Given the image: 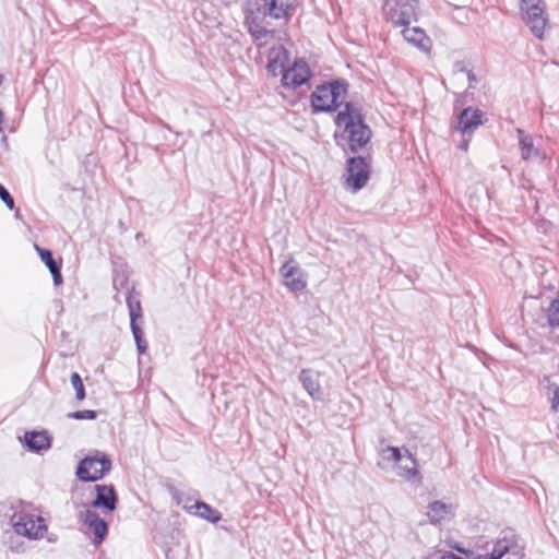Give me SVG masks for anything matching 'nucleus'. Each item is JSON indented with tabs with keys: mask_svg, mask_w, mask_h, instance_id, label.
Segmentation results:
<instances>
[{
	"mask_svg": "<svg viewBox=\"0 0 559 559\" xmlns=\"http://www.w3.org/2000/svg\"><path fill=\"white\" fill-rule=\"evenodd\" d=\"M427 516L432 524L448 521L452 516L451 506L441 501H433L428 506Z\"/></svg>",
	"mask_w": 559,
	"mask_h": 559,
	"instance_id": "22",
	"label": "nucleus"
},
{
	"mask_svg": "<svg viewBox=\"0 0 559 559\" xmlns=\"http://www.w3.org/2000/svg\"><path fill=\"white\" fill-rule=\"evenodd\" d=\"M521 157L524 160H534L540 157L539 148L535 147L532 135L525 133L522 129L516 130Z\"/></svg>",
	"mask_w": 559,
	"mask_h": 559,
	"instance_id": "20",
	"label": "nucleus"
},
{
	"mask_svg": "<svg viewBox=\"0 0 559 559\" xmlns=\"http://www.w3.org/2000/svg\"><path fill=\"white\" fill-rule=\"evenodd\" d=\"M417 0H385L383 16L395 26L409 25L416 17Z\"/></svg>",
	"mask_w": 559,
	"mask_h": 559,
	"instance_id": "6",
	"label": "nucleus"
},
{
	"mask_svg": "<svg viewBox=\"0 0 559 559\" xmlns=\"http://www.w3.org/2000/svg\"><path fill=\"white\" fill-rule=\"evenodd\" d=\"M3 76L0 74V85L2 84Z\"/></svg>",
	"mask_w": 559,
	"mask_h": 559,
	"instance_id": "39",
	"label": "nucleus"
},
{
	"mask_svg": "<svg viewBox=\"0 0 559 559\" xmlns=\"http://www.w3.org/2000/svg\"><path fill=\"white\" fill-rule=\"evenodd\" d=\"M444 559H464V558L459 557L457 555H454L452 552H445L444 554Z\"/></svg>",
	"mask_w": 559,
	"mask_h": 559,
	"instance_id": "36",
	"label": "nucleus"
},
{
	"mask_svg": "<svg viewBox=\"0 0 559 559\" xmlns=\"http://www.w3.org/2000/svg\"><path fill=\"white\" fill-rule=\"evenodd\" d=\"M386 451L391 453V459L394 462H401L405 457V454L403 455L399 448L388 447Z\"/></svg>",
	"mask_w": 559,
	"mask_h": 559,
	"instance_id": "32",
	"label": "nucleus"
},
{
	"mask_svg": "<svg viewBox=\"0 0 559 559\" xmlns=\"http://www.w3.org/2000/svg\"><path fill=\"white\" fill-rule=\"evenodd\" d=\"M547 321L552 329L559 328V299H554L547 309Z\"/></svg>",
	"mask_w": 559,
	"mask_h": 559,
	"instance_id": "26",
	"label": "nucleus"
},
{
	"mask_svg": "<svg viewBox=\"0 0 559 559\" xmlns=\"http://www.w3.org/2000/svg\"><path fill=\"white\" fill-rule=\"evenodd\" d=\"M334 121L337 127L335 132L337 145L347 146L350 152L356 153L369 143L372 131L365 123L360 109L352 103L344 104Z\"/></svg>",
	"mask_w": 559,
	"mask_h": 559,
	"instance_id": "1",
	"label": "nucleus"
},
{
	"mask_svg": "<svg viewBox=\"0 0 559 559\" xmlns=\"http://www.w3.org/2000/svg\"><path fill=\"white\" fill-rule=\"evenodd\" d=\"M35 249L38 252L41 261L45 263V265L48 267L49 272L52 275L53 284L56 286H59L62 284L63 278L61 275V266L60 264L53 259L52 252L48 249L40 248L39 246L35 245Z\"/></svg>",
	"mask_w": 559,
	"mask_h": 559,
	"instance_id": "21",
	"label": "nucleus"
},
{
	"mask_svg": "<svg viewBox=\"0 0 559 559\" xmlns=\"http://www.w3.org/2000/svg\"><path fill=\"white\" fill-rule=\"evenodd\" d=\"M131 331H132V334H133V337H134V341H135L136 348H138L139 353L144 354L146 352V348H147V343L143 338V331H142V329L138 324H133V326H131Z\"/></svg>",
	"mask_w": 559,
	"mask_h": 559,
	"instance_id": "27",
	"label": "nucleus"
},
{
	"mask_svg": "<svg viewBox=\"0 0 559 559\" xmlns=\"http://www.w3.org/2000/svg\"><path fill=\"white\" fill-rule=\"evenodd\" d=\"M192 504H193V503H191V499H190V498H188V499L186 500V502H183V503H182V507H183V506H192Z\"/></svg>",
	"mask_w": 559,
	"mask_h": 559,
	"instance_id": "38",
	"label": "nucleus"
},
{
	"mask_svg": "<svg viewBox=\"0 0 559 559\" xmlns=\"http://www.w3.org/2000/svg\"><path fill=\"white\" fill-rule=\"evenodd\" d=\"M311 76L310 69L306 61L296 60L292 67H288L287 70L282 75V85L285 88H297L305 83Z\"/></svg>",
	"mask_w": 559,
	"mask_h": 559,
	"instance_id": "9",
	"label": "nucleus"
},
{
	"mask_svg": "<svg viewBox=\"0 0 559 559\" xmlns=\"http://www.w3.org/2000/svg\"><path fill=\"white\" fill-rule=\"evenodd\" d=\"M348 84L343 80L323 83L311 94V107L314 114L336 110L347 94Z\"/></svg>",
	"mask_w": 559,
	"mask_h": 559,
	"instance_id": "2",
	"label": "nucleus"
},
{
	"mask_svg": "<svg viewBox=\"0 0 559 559\" xmlns=\"http://www.w3.org/2000/svg\"><path fill=\"white\" fill-rule=\"evenodd\" d=\"M523 20L535 37L542 39L548 25V15L544 0H521Z\"/></svg>",
	"mask_w": 559,
	"mask_h": 559,
	"instance_id": "5",
	"label": "nucleus"
},
{
	"mask_svg": "<svg viewBox=\"0 0 559 559\" xmlns=\"http://www.w3.org/2000/svg\"><path fill=\"white\" fill-rule=\"evenodd\" d=\"M96 497L92 507L112 512L117 508V493L112 485H96Z\"/></svg>",
	"mask_w": 559,
	"mask_h": 559,
	"instance_id": "14",
	"label": "nucleus"
},
{
	"mask_svg": "<svg viewBox=\"0 0 559 559\" xmlns=\"http://www.w3.org/2000/svg\"><path fill=\"white\" fill-rule=\"evenodd\" d=\"M460 67V71L465 72L469 82V87H473V84L477 81L476 75L473 71L466 69L463 64H457Z\"/></svg>",
	"mask_w": 559,
	"mask_h": 559,
	"instance_id": "34",
	"label": "nucleus"
},
{
	"mask_svg": "<svg viewBox=\"0 0 559 559\" xmlns=\"http://www.w3.org/2000/svg\"><path fill=\"white\" fill-rule=\"evenodd\" d=\"M0 199L4 202V204L10 210L14 209V199L1 183H0Z\"/></svg>",
	"mask_w": 559,
	"mask_h": 559,
	"instance_id": "31",
	"label": "nucleus"
},
{
	"mask_svg": "<svg viewBox=\"0 0 559 559\" xmlns=\"http://www.w3.org/2000/svg\"><path fill=\"white\" fill-rule=\"evenodd\" d=\"M469 139H464L462 143L460 144V148L463 151H467L468 148Z\"/></svg>",
	"mask_w": 559,
	"mask_h": 559,
	"instance_id": "35",
	"label": "nucleus"
},
{
	"mask_svg": "<svg viewBox=\"0 0 559 559\" xmlns=\"http://www.w3.org/2000/svg\"><path fill=\"white\" fill-rule=\"evenodd\" d=\"M183 509L190 514L214 524L222 520V513L203 501H195L192 506H183Z\"/></svg>",
	"mask_w": 559,
	"mask_h": 559,
	"instance_id": "19",
	"label": "nucleus"
},
{
	"mask_svg": "<svg viewBox=\"0 0 559 559\" xmlns=\"http://www.w3.org/2000/svg\"><path fill=\"white\" fill-rule=\"evenodd\" d=\"M550 389L552 390L551 407L554 409H557L559 406V386L556 384H552L550 386Z\"/></svg>",
	"mask_w": 559,
	"mask_h": 559,
	"instance_id": "33",
	"label": "nucleus"
},
{
	"mask_svg": "<svg viewBox=\"0 0 559 559\" xmlns=\"http://www.w3.org/2000/svg\"><path fill=\"white\" fill-rule=\"evenodd\" d=\"M284 278L285 286L292 292H301L307 286L304 272L298 263L293 259H288L280 270Z\"/></svg>",
	"mask_w": 559,
	"mask_h": 559,
	"instance_id": "10",
	"label": "nucleus"
},
{
	"mask_svg": "<svg viewBox=\"0 0 559 559\" xmlns=\"http://www.w3.org/2000/svg\"><path fill=\"white\" fill-rule=\"evenodd\" d=\"M11 524L17 536H24L29 540L40 539L47 533L45 520L26 509L15 511L11 515Z\"/></svg>",
	"mask_w": 559,
	"mask_h": 559,
	"instance_id": "3",
	"label": "nucleus"
},
{
	"mask_svg": "<svg viewBox=\"0 0 559 559\" xmlns=\"http://www.w3.org/2000/svg\"><path fill=\"white\" fill-rule=\"evenodd\" d=\"M111 469V461L108 455L94 451L80 461L75 475L79 480L92 483L102 479Z\"/></svg>",
	"mask_w": 559,
	"mask_h": 559,
	"instance_id": "4",
	"label": "nucleus"
},
{
	"mask_svg": "<svg viewBox=\"0 0 559 559\" xmlns=\"http://www.w3.org/2000/svg\"><path fill=\"white\" fill-rule=\"evenodd\" d=\"M487 121L486 114L474 107L464 108L456 118L454 129L463 135H472L475 130Z\"/></svg>",
	"mask_w": 559,
	"mask_h": 559,
	"instance_id": "8",
	"label": "nucleus"
},
{
	"mask_svg": "<svg viewBox=\"0 0 559 559\" xmlns=\"http://www.w3.org/2000/svg\"><path fill=\"white\" fill-rule=\"evenodd\" d=\"M402 35L404 39L420 49L421 51L429 52L431 49V39L426 35L423 28L409 25L403 26Z\"/></svg>",
	"mask_w": 559,
	"mask_h": 559,
	"instance_id": "16",
	"label": "nucleus"
},
{
	"mask_svg": "<svg viewBox=\"0 0 559 559\" xmlns=\"http://www.w3.org/2000/svg\"><path fill=\"white\" fill-rule=\"evenodd\" d=\"M288 51L281 45L269 50L266 69L273 76L283 75L288 68Z\"/></svg>",
	"mask_w": 559,
	"mask_h": 559,
	"instance_id": "12",
	"label": "nucleus"
},
{
	"mask_svg": "<svg viewBox=\"0 0 559 559\" xmlns=\"http://www.w3.org/2000/svg\"><path fill=\"white\" fill-rule=\"evenodd\" d=\"M71 418L79 419V420H93L97 417V413L92 409H84V411H76L74 413H71L69 415Z\"/></svg>",
	"mask_w": 559,
	"mask_h": 559,
	"instance_id": "29",
	"label": "nucleus"
},
{
	"mask_svg": "<svg viewBox=\"0 0 559 559\" xmlns=\"http://www.w3.org/2000/svg\"><path fill=\"white\" fill-rule=\"evenodd\" d=\"M82 521L87 527V533L93 535L94 544L103 543L108 533V525L95 511L85 510L81 513Z\"/></svg>",
	"mask_w": 559,
	"mask_h": 559,
	"instance_id": "11",
	"label": "nucleus"
},
{
	"mask_svg": "<svg viewBox=\"0 0 559 559\" xmlns=\"http://www.w3.org/2000/svg\"><path fill=\"white\" fill-rule=\"evenodd\" d=\"M51 437L46 430L26 431L24 435V443L32 452L39 453L51 448Z\"/></svg>",
	"mask_w": 559,
	"mask_h": 559,
	"instance_id": "18",
	"label": "nucleus"
},
{
	"mask_svg": "<svg viewBox=\"0 0 559 559\" xmlns=\"http://www.w3.org/2000/svg\"><path fill=\"white\" fill-rule=\"evenodd\" d=\"M7 544H8L9 549L15 554L25 551L24 543L20 542L17 537L10 536Z\"/></svg>",
	"mask_w": 559,
	"mask_h": 559,
	"instance_id": "30",
	"label": "nucleus"
},
{
	"mask_svg": "<svg viewBox=\"0 0 559 559\" xmlns=\"http://www.w3.org/2000/svg\"><path fill=\"white\" fill-rule=\"evenodd\" d=\"M487 559H522V554L513 539L504 537L495 543Z\"/></svg>",
	"mask_w": 559,
	"mask_h": 559,
	"instance_id": "15",
	"label": "nucleus"
},
{
	"mask_svg": "<svg viewBox=\"0 0 559 559\" xmlns=\"http://www.w3.org/2000/svg\"><path fill=\"white\" fill-rule=\"evenodd\" d=\"M405 457L411 463V465H400V473L399 475L407 480H412L416 478L419 475V472L417 469V462L416 459L413 456V454L407 450L404 449Z\"/></svg>",
	"mask_w": 559,
	"mask_h": 559,
	"instance_id": "25",
	"label": "nucleus"
},
{
	"mask_svg": "<svg viewBox=\"0 0 559 559\" xmlns=\"http://www.w3.org/2000/svg\"><path fill=\"white\" fill-rule=\"evenodd\" d=\"M346 186L357 192L362 189L370 178V162L367 157L355 156L347 159Z\"/></svg>",
	"mask_w": 559,
	"mask_h": 559,
	"instance_id": "7",
	"label": "nucleus"
},
{
	"mask_svg": "<svg viewBox=\"0 0 559 559\" xmlns=\"http://www.w3.org/2000/svg\"><path fill=\"white\" fill-rule=\"evenodd\" d=\"M126 301L130 316V326H133V324H138L136 320L142 318L141 302L133 289L128 292Z\"/></svg>",
	"mask_w": 559,
	"mask_h": 559,
	"instance_id": "23",
	"label": "nucleus"
},
{
	"mask_svg": "<svg viewBox=\"0 0 559 559\" xmlns=\"http://www.w3.org/2000/svg\"><path fill=\"white\" fill-rule=\"evenodd\" d=\"M424 559H444V554L441 556H439L438 554H432V555L425 557Z\"/></svg>",
	"mask_w": 559,
	"mask_h": 559,
	"instance_id": "37",
	"label": "nucleus"
},
{
	"mask_svg": "<svg viewBox=\"0 0 559 559\" xmlns=\"http://www.w3.org/2000/svg\"><path fill=\"white\" fill-rule=\"evenodd\" d=\"M249 33L257 41L258 46H262L265 45L269 41V39H272L274 37L275 32L272 29H267L259 23L252 21L249 24Z\"/></svg>",
	"mask_w": 559,
	"mask_h": 559,
	"instance_id": "24",
	"label": "nucleus"
},
{
	"mask_svg": "<svg viewBox=\"0 0 559 559\" xmlns=\"http://www.w3.org/2000/svg\"><path fill=\"white\" fill-rule=\"evenodd\" d=\"M297 0H263L259 11L263 15H269L273 19H286L290 15V11Z\"/></svg>",
	"mask_w": 559,
	"mask_h": 559,
	"instance_id": "13",
	"label": "nucleus"
},
{
	"mask_svg": "<svg viewBox=\"0 0 559 559\" xmlns=\"http://www.w3.org/2000/svg\"><path fill=\"white\" fill-rule=\"evenodd\" d=\"M71 384L73 389L75 390V396L79 401H82L85 399V388L83 384V381L78 372H73L71 374Z\"/></svg>",
	"mask_w": 559,
	"mask_h": 559,
	"instance_id": "28",
	"label": "nucleus"
},
{
	"mask_svg": "<svg viewBox=\"0 0 559 559\" xmlns=\"http://www.w3.org/2000/svg\"><path fill=\"white\" fill-rule=\"evenodd\" d=\"M319 372H314L310 369H302L299 373V381L307 393L313 399L321 401L323 400V392L319 381Z\"/></svg>",
	"mask_w": 559,
	"mask_h": 559,
	"instance_id": "17",
	"label": "nucleus"
}]
</instances>
